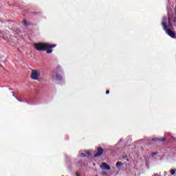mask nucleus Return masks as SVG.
<instances>
[{"label": "nucleus", "mask_w": 176, "mask_h": 176, "mask_svg": "<svg viewBox=\"0 0 176 176\" xmlns=\"http://www.w3.org/2000/svg\"><path fill=\"white\" fill-rule=\"evenodd\" d=\"M162 27L165 31V32L170 36V38H173V39L176 38L175 32L174 31L171 30V28L173 27V24L170 22V19L167 18V16H164L162 19Z\"/></svg>", "instance_id": "f257e3e1"}, {"label": "nucleus", "mask_w": 176, "mask_h": 176, "mask_svg": "<svg viewBox=\"0 0 176 176\" xmlns=\"http://www.w3.org/2000/svg\"><path fill=\"white\" fill-rule=\"evenodd\" d=\"M52 80L61 81L64 79V70L61 65H58L56 68L52 73Z\"/></svg>", "instance_id": "f03ea898"}, {"label": "nucleus", "mask_w": 176, "mask_h": 176, "mask_svg": "<svg viewBox=\"0 0 176 176\" xmlns=\"http://www.w3.org/2000/svg\"><path fill=\"white\" fill-rule=\"evenodd\" d=\"M56 44L51 45L47 43H34L35 49L40 52H44L47 49H53V47H56Z\"/></svg>", "instance_id": "7ed1b4c3"}, {"label": "nucleus", "mask_w": 176, "mask_h": 176, "mask_svg": "<svg viewBox=\"0 0 176 176\" xmlns=\"http://www.w3.org/2000/svg\"><path fill=\"white\" fill-rule=\"evenodd\" d=\"M39 76H41V71L32 69L31 74V78L34 80H39Z\"/></svg>", "instance_id": "20e7f679"}, {"label": "nucleus", "mask_w": 176, "mask_h": 176, "mask_svg": "<svg viewBox=\"0 0 176 176\" xmlns=\"http://www.w3.org/2000/svg\"><path fill=\"white\" fill-rule=\"evenodd\" d=\"M102 153H104V149L102 147H98V153L94 155V157H100V156H102Z\"/></svg>", "instance_id": "39448f33"}, {"label": "nucleus", "mask_w": 176, "mask_h": 176, "mask_svg": "<svg viewBox=\"0 0 176 176\" xmlns=\"http://www.w3.org/2000/svg\"><path fill=\"white\" fill-rule=\"evenodd\" d=\"M100 167L102 170H111V166L107 162H102Z\"/></svg>", "instance_id": "423d86ee"}, {"label": "nucleus", "mask_w": 176, "mask_h": 176, "mask_svg": "<svg viewBox=\"0 0 176 176\" xmlns=\"http://www.w3.org/2000/svg\"><path fill=\"white\" fill-rule=\"evenodd\" d=\"M90 155H91V153H90L89 151H84L80 153V156L81 157H86V156H90Z\"/></svg>", "instance_id": "0eeeda50"}, {"label": "nucleus", "mask_w": 176, "mask_h": 176, "mask_svg": "<svg viewBox=\"0 0 176 176\" xmlns=\"http://www.w3.org/2000/svg\"><path fill=\"white\" fill-rule=\"evenodd\" d=\"M152 141H159L160 142H164V141H166V138H154L152 139Z\"/></svg>", "instance_id": "6e6552de"}, {"label": "nucleus", "mask_w": 176, "mask_h": 176, "mask_svg": "<svg viewBox=\"0 0 176 176\" xmlns=\"http://www.w3.org/2000/svg\"><path fill=\"white\" fill-rule=\"evenodd\" d=\"M117 168H119V167H120V166H122V162H118L116 164Z\"/></svg>", "instance_id": "1a4fd4ad"}, {"label": "nucleus", "mask_w": 176, "mask_h": 176, "mask_svg": "<svg viewBox=\"0 0 176 176\" xmlns=\"http://www.w3.org/2000/svg\"><path fill=\"white\" fill-rule=\"evenodd\" d=\"M23 24L27 27V25H28V23H27V20L26 19H23Z\"/></svg>", "instance_id": "9d476101"}, {"label": "nucleus", "mask_w": 176, "mask_h": 176, "mask_svg": "<svg viewBox=\"0 0 176 176\" xmlns=\"http://www.w3.org/2000/svg\"><path fill=\"white\" fill-rule=\"evenodd\" d=\"M175 171H176V170H174V169L170 170L171 175H174V174H175Z\"/></svg>", "instance_id": "9b49d317"}, {"label": "nucleus", "mask_w": 176, "mask_h": 176, "mask_svg": "<svg viewBox=\"0 0 176 176\" xmlns=\"http://www.w3.org/2000/svg\"><path fill=\"white\" fill-rule=\"evenodd\" d=\"M53 50H47V53L48 54H50V53H52Z\"/></svg>", "instance_id": "f8f14e48"}, {"label": "nucleus", "mask_w": 176, "mask_h": 176, "mask_svg": "<svg viewBox=\"0 0 176 176\" xmlns=\"http://www.w3.org/2000/svg\"><path fill=\"white\" fill-rule=\"evenodd\" d=\"M12 96H13V97H15L16 98V100H18V101H21L20 100H19V98H17L16 97V96L14 95V92H12Z\"/></svg>", "instance_id": "ddd939ff"}, {"label": "nucleus", "mask_w": 176, "mask_h": 176, "mask_svg": "<svg viewBox=\"0 0 176 176\" xmlns=\"http://www.w3.org/2000/svg\"><path fill=\"white\" fill-rule=\"evenodd\" d=\"M155 155H156V153H151V156H154Z\"/></svg>", "instance_id": "4468645a"}, {"label": "nucleus", "mask_w": 176, "mask_h": 176, "mask_svg": "<svg viewBox=\"0 0 176 176\" xmlns=\"http://www.w3.org/2000/svg\"><path fill=\"white\" fill-rule=\"evenodd\" d=\"M102 175H107V173L103 172V173H102Z\"/></svg>", "instance_id": "2eb2a0df"}, {"label": "nucleus", "mask_w": 176, "mask_h": 176, "mask_svg": "<svg viewBox=\"0 0 176 176\" xmlns=\"http://www.w3.org/2000/svg\"><path fill=\"white\" fill-rule=\"evenodd\" d=\"M109 93V91H106V94H108Z\"/></svg>", "instance_id": "dca6fc26"}, {"label": "nucleus", "mask_w": 176, "mask_h": 176, "mask_svg": "<svg viewBox=\"0 0 176 176\" xmlns=\"http://www.w3.org/2000/svg\"><path fill=\"white\" fill-rule=\"evenodd\" d=\"M76 176H80L78 173L76 174Z\"/></svg>", "instance_id": "f3484780"}, {"label": "nucleus", "mask_w": 176, "mask_h": 176, "mask_svg": "<svg viewBox=\"0 0 176 176\" xmlns=\"http://www.w3.org/2000/svg\"><path fill=\"white\" fill-rule=\"evenodd\" d=\"M155 176H159V175H155Z\"/></svg>", "instance_id": "a211bd4d"}]
</instances>
